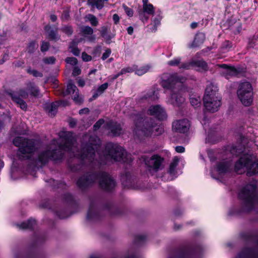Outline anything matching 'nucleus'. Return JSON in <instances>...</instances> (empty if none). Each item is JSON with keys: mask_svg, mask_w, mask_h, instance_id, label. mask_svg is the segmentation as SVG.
I'll return each instance as SVG.
<instances>
[{"mask_svg": "<svg viewBox=\"0 0 258 258\" xmlns=\"http://www.w3.org/2000/svg\"><path fill=\"white\" fill-rule=\"evenodd\" d=\"M98 159L101 164L106 165L110 160L129 163L128 155L124 149L111 142L107 143L103 150L99 154Z\"/></svg>", "mask_w": 258, "mask_h": 258, "instance_id": "1", "label": "nucleus"}, {"mask_svg": "<svg viewBox=\"0 0 258 258\" xmlns=\"http://www.w3.org/2000/svg\"><path fill=\"white\" fill-rule=\"evenodd\" d=\"M13 144L19 148L17 155L19 159L21 161L31 160L32 154L36 150L33 139L18 137L13 140Z\"/></svg>", "mask_w": 258, "mask_h": 258, "instance_id": "2", "label": "nucleus"}, {"mask_svg": "<svg viewBox=\"0 0 258 258\" xmlns=\"http://www.w3.org/2000/svg\"><path fill=\"white\" fill-rule=\"evenodd\" d=\"M133 118L135 126L134 132L136 136L143 138L149 137L152 134L154 127L153 119H144V115L141 112L134 114Z\"/></svg>", "mask_w": 258, "mask_h": 258, "instance_id": "3", "label": "nucleus"}, {"mask_svg": "<svg viewBox=\"0 0 258 258\" xmlns=\"http://www.w3.org/2000/svg\"><path fill=\"white\" fill-rule=\"evenodd\" d=\"M257 184V181H254L243 188V213L253 209L258 210Z\"/></svg>", "mask_w": 258, "mask_h": 258, "instance_id": "4", "label": "nucleus"}, {"mask_svg": "<svg viewBox=\"0 0 258 258\" xmlns=\"http://www.w3.org/2000/svg\"><path fill=\"white\" fill-rule=\"evenodd\" d=\"M47 239V235L45 233L34 232L32 238V241L29 245V250L26 256H22L16 254L15 258H44L43 255L36 252V249L38 245L45 243Z\"/></svg>", "mask_w": 258, "mask_h": 258, "instance_id": "5", "label": "nucleus"}, {"mask_svg": "<svg viewBox=\"0 0 258 258\" xmlns=\"http://www.w3.org/2000/svg\"><path fill=\"white\" fill-rule=\"evenodd\" d=\"M64 153L56 148L52 150L46 149L40 152L38 155V161L42 166H45L49 161L54 162H61L64 158Z\"/></svg>", "mask_w": 258, "mask_h": 258, "instance_id": "6", "label": "nucleus"}, {"mask_svg": "<svg viewBox=\"0 0 258 258\" xmlns=\"http://www.w3.org/2000/svg\"><path fill=\"white\" fill-rule=\"evenodd\" d=\"M97 180L99 188L107 193H112L117 185L115 179L106 171H97Z\"/></svg>", "mask_w": 258, "mask_h": 258, "instance_id": "7", "label": "nucleus"}, {"mask_svg": "<svg viewBox=\"0 0 258 258\" xmlns=\"http://www.w3.org/2000/svg\"><path fill=\"white\" fill-rule=\"evenodd\" d=\"M233 203L228 215L240 217L242 215V185H239L236 189L231 190Z\"/></svg>", "mask_w": 258, "mask_h": 258, "instance_id": "8", "label": "nucleus"}, {"mask_svg": "<svg viewBox=\"0 0 258 258\" xmlns=\"http://www.w3.org/2000/svg\"><path fill=\"white\" fill-rule=\"evenodd\" d=\"M186 78L178 75L177 74H164L161 78V85L165 89L170 90L171 92L175 91V86L177 83H183Z\"/></svg>", "mask_w": 258, "mask_h": 258, "instance_id": "9", "label": "nucleus"}, {"mask_svg": "<svg viewBox=\"0 0 258 258\" xmlns=\"http://www.w3.org/2000/svg\"><path fill=\"white\" fill-rule=\"evenodd\" d=\"M62 199L63 202L67 204L72 209H73V211L69 212L67 210H59L56 212L57 216L59 219H66L74 213L77 212L79 208V205L76 201L75 200L73 195L70 192H67L62 195Z\"/></svg>", "mask_w": 258, "mask_h": 258, "instance_id": "10", "label": "nucleus"}, {"mask_svg": "<svg viewBox=\"0 0 258 258\" xmlns=\"http://www.w3.org/2000/svg\"><path fill=\"white\" fill-rule=\"evenodd\" d=\"M96 139L95 137L91 136L89 141L82 145L80 153L78 155L81 160L88 159L92 161L95 157V149L94 146L97 145Z\"/></svg>", "mask_w": 258, "mask_h": 258, "instance_id": "11", "label": "nucleus"}, {"mask_svg": "<svg viewBox=\"0 0 258 258\" xmlns=\"http://www.w3.org/2000/svg\"><path fill=\"white\" fill-rule=\"evenodd\" d=\"M243 77L247 78L248 81L243 79V105L249 106L253 102V92L251 83L254 82L255 79L248 76V75L243 70Z\"/></svg>", "mask_w": 258, "mask_h": 258, "instance_id": "12", "label": "nucleus"}, {"mask_svg": "<svg viewBox=\"0 0 258 258\" xmlns=\"http://www.w3.org/2000/svg\"><path fill=\"white\" fill-rule=\"evenodd\" d=\"M97 181V171H89L80 176L76 185L82 191H85L91 187Z\"/></svg>", "mask_w": 258, "mask_h": 258, "instance_id": "13", "label": "nucleus"}, {"mask_svg": "<svg viewBox=\"0 0 258 258\" xmlns=\"http://www.w3.org/2000/svg\"><path fill=\"white\" fill-rule=\"evenodd\" d=\"M8 94L14 102L19 105L21 109L24 111L27 110V104L23 99H26L29 96V94L26 90L20 89L18 91H10L8 92Z\"/></svg>", "mask_w": 258, "mask_h": 258, "instance_id": "14", "label": "nucleus"}, {"mask_svg": "<svg viewBox=\"0 0 258 258\" xmlns=\"http://www.w3.org/2000/svg\"><path fill=\"white\" fill-rule=\"evenodd\" d=\"M246 169V175L250 176L258 173V160L249 154H244L243 151V167Z\"/></svg>", "mask_w": 258, "mask_h": 258, "instance_id": "15", "label": "nucleus"}, {"mask_svg": "<svg viewBox=\"0 0 258 258\" xmlns=\"http://www.w3.org/2000/svg\"><path fill=\"white\" fill-rule=\"evenodd\" d=\"M238 145L231 146L230 152L233 155L238 157V160L235 162L234 167V172L237 173L242 169V133H239Z\"/></svg>", "mask_w": 258, "mask_h": 258, "instance_id": "16", "label": "nucleus"}, {"mask_svg": "<svg viewBox=\"0 0 258 258\" xmlns=\"http://www.w3.org/2000/svg\"><path fill=\"white\" fill-rule=\"evenodd\" d=\"M86 219L91 221H99L102 219V211L97 207L94 201H92L90 203Z\"/></svg>", "mask_w": 258, "mask_h": 258, "instance_id": "17", "label": "nucleus"}, {"mask_svg": "<svg viewBox=\"0 0 258 258\" xmlns=\"http://www.w3.org/2000/svg\"><path fill=\"white\" fill-rule=\"evenodd\" d=\"M225 245L231 250L239 251L234 258H242V231L239 232L238 235L231 242L226 243Z\"/></svg>", "mask_w": 258, "mask_h": 258, "instance_id": "18", "label": "nucleus"}, {"mask_svg": "<svg viewBox=\"0 0 258 258\" xmlns=\"http://www.w3.org/2000/svg\"><path fill=\"white\" fill-rule=\"evenodd\" d=\"M218 67L222 69L220 71V75L226 79H229L232 77L237 76L240 72L234 66H231L225 63L218 64Z\"/></svg>", "mask_w": 258, "mask_h": 258, "instance_id": "19", "label": "nucleus"}, {"mask_svg": "<svg viewBox=\"0 0 258 258\" xmlns=\"http://www.w3.org/2000/svg\"><path fill=\"white\" fill-rule=\"evenodd\" d=\"M163 161V158L158 154L153 155L150 158L145 159V164L156 172L159 170Z\"/></svg>", "mask_w": 258, "mask_h": 258, "instance_id": "20", "label": "nucleus"}, {"mask_svg": "<svg viewBox=\"0 0 258 258\" xmlns=\"http://www.w3.org/2000/svg\"><path fill=\"white\" fill-rule=\"evenodd\" d=\"M61 94L63 96L72 94L73 95V99L76 102L81 103L82 101V99L79 97V89L71 81L67 85L66 90H63Z\"/></svg>", "mask_w": 258, "mask_h": 258, "instance_id": "21", "label": "nucleus"}, {"mask_svg": "<svg viewBox=\"0 0 258 258\" xmlns=\"http://www.w3.org/2000/svg\"><path fill=\"white\" fill-rule=\"evenodd\" d=\"M148 113L150 115L155 116L160 121L164 120L167 118L165 110L160 105L151 106L148 110Z\"/></svg>", "mask_w": 258, "mask_h": 258, "instance_id": "22", "label": "nucleus"}, {"mask_svg": "<svg viewBox=\"0 0 258 258\" xmlns=\"http://www.w3.org/2000/svg\"><path fill=\"white\" fill-rule=\"evenodd\" d=\"M221 99L222 97L210 98V99L207 101L209 103L207 104L206 99L203 98L204 106L209 112H216L221 105Z\"/></svg>", "mask_w": 258, "mask_h": 258, "instance_id": "23", "label": "nucleus"}, {"mask_svg": "<svg viewBox=\"0 0 258 258\" xmlns=\"http://www.w3.org/2000/svg\"><path fill=\"white\" fill-rule=\"evenodd\" d=\"M44 30L50 41L56 42L60 39V36L58 33V28L54 25L47 24L44 27Z\"/></svg>", "mask_w": 258, "mask_h": 258, "instance_id": "24", "label": "nucleus"}, {"mask_svg": "<svg viewBox=\"0 0 258 258\" xmlns=\"http://www.w3.org/2000/svg\"><path fill=\"white\" fill-rule=\"evenodd\" d=\"M232 161L230 160L218 162L216 164V170L219 174L231 173L232 171Z\"/></svg>", "mask_w": 258, "mask_h": 258, "instance_id": "25", "label": "nucleus"}, {"mask_svg": "<svg viewBox=\"0 0 258 258\" xmlns=\"http://www.w3.org/2000/svg\"><path fill=\"white\" fill-rule=\"evenodd\" d=\"M188 120L187 119H182L177 120L172 123L173 129L176 132L185 133L189 130Z\"/></svg>", "mask_w": 258, "mask_h": 258, "instance_id": "26", "label": "nucleus"}, {"mask_svg": "<svg viewBox=\"0 0 258 258\" xmlns=\"http://www.w3.org/2000/svg\"><path fill=\"white\" fill-rule=\"evenodd\" d=\"M103 208L108 211L111 216H120L124 214L123 209L115 206L111 202L105 204Z\"/></svg>", "mask_w": 258, "mask_h": 258, "instance_id": "27", "label": "nucleus"}, {"mask_svg": "<svg viewBox=\"0 0 258 258\" xmlns=\"http://www.w3.org/2000/svg\"><path fill=\"white\" fill-rule=\"evenodd\" d=\"M45 182L48 183L54 190L64 191L68 188L67 183L63 180H55L51 178L49 179L45 180Z\"/></svg>", "mask_w": 258, "mask_h": 258, "instance_id": "28", "label": "nucleus"}, {"mask_svg": "<svg viewBox=\"0 0 258 258\" xmlns=\"http://www.w3.org/2000/svg\"><path fill=\"white\" fill-rule=\"evenodd\" d=\"M196 253L195 247L192 246H185L178 249L177 251V258H191Z\"/></svg>", "mask_w": 258, "mask_h": 258, "instance_id": "29", "label": "nucleus"}, {"mask_svg": "<svg viewBox=\"0 0 258 258\" xmlns=\"http://www.w3.org/2000/svg\"><path fill=\"white\" fill-rule=\"evenodd\" d=\"M221 97L218 93V89L216 86H215L212 83L208 85L205 89V92L203 98L206 99V103H209L207 101L210 99V98Z\"/></svg>", "mask_w": 258, "mask_h": 258, "instance_id": "30", "label": "nucleus"}, {"mask_svg": "<svg viewBox=\"0 0 258 258\" xmlns=\"http://www.w3.org/2000/svg\"><path fill=\"white\" fill-rule=\"evenodd\" d=\"M64 143L59 145L60 149L71 150L75 140L71 133L68 132L64 134L62 137Z\"/></svg>", "mask_w": 258, "mask_h": 258, "instance_id": "31", "label": "nucleus"}, {"mask_svg": "<svg viewBox=\"0 0 258 258\" xmlns=\"http://www.w3.org/2000/svg\"><path fill=\"white\" fill-rule=\"evenodd\" d=\"M170 101L174 106L180 107L184 102V98L179 90L173 91L170 94Z\"/></svg>", "mask_w": 258, "mask_h": 258, "instance_id": "32", "label": "nucleus"}, {"mask_svg": "<svg viewBox=\"0 0 258 258\" xmlns=\"http://www.w3.org/2000/svg\"><path fill=\"white\" fill-rule=\"evenodd\" d=\"M158 91L155 90L154 88L151 89L142 95L141 99L148 102L155 101L158 99Z\"/></svg>", "mask_w": 258, "mask_h": 258, "instance_id": "33", "label": "nucleus"}, {"mask_svg": "<svg viewBox=\"0 0 258 258\" xmlns=\"http://www.w3.org/2000/svg\"><path fill=\"white\" fill-rule=\"evenodd\" d=\"M206 39V35L203 32H198L195 36L194 40L189 46L190 48L198 47L203 44Z\"/></svg>", "mask_w": 258, "mask_h": 258, "instance_id": "34", "label": "nucleus"}, {"mask_svg": "<svg viewBox=\"0 0 258 258\" xmlns=\"http://www.w3.org/2000/svg\"><path fill=\"white\" fill-rule=\"evenodd\" d=\"M190 64H191V67L199 68V69L197 70V71L200 72H207L209 69L207 62L203 59L200 60H192L190 61Z\"/></svg>", "mask_w": 258, "mask_h": 258, "instance_id": "35", "label": "nucleus"}, {"mask_svg": "<svg viewBox=\"0 0 258 258\" xmlns=\"http://www.w3.org/2000/svg\"><path fill=\"white\" fill-rule=\"evenodd\" d=\"M36 225V221L34 219L30 218L26 221H23L20 224H18L17 226L21 229L32 230Z\"/></svg>", "mask_w": 258, "mask_h": 258, "instance_id": "36", "label": "nucleus"}, {"mask_svg": "<svg viewBox=\"0 0 258 258\" xmlns=\"http://www.w3.org/2000/svg\"><path fill=\"white\" fill-rule=\"evenodd\" d=\"M108 127L113 136L117 137L120 135L122 127L119 123L116 122H110L108 124Z\"/></svg>", "mask_w": 258, "mask_h": 258, "instance_id": "37", "label": "nucleus"}, {"mask_svg": "<svg viewBox=\"0 0 258 258\" xmlns=\"http://www.w3.org/2000/svg\"><path fill=\"white\" fill-rule=\"evenodd\" d=\"M143 8L141 9L143 11V12H145L147 15H154L155 12V9L154 6L149 3L148 0H142Z\"/></svg>", "mask_w": 258, "mask_h": 258, "instance_id": "38", "label": "nucleus"}, {"mask_svg": "<svg viewBox=\"0 0 258 258\" xmlns=\"http://www.w3.org/2000/svg\"><path fill=\"white\" fill-rule=\"evenodd\" d=\"M26 90L31 96L37 97L39 93V89L34 82H30L26 86Z\"/></svg>", "mask_w": 258, "mask_h": 258, "instance_id": "39", "label": "nucleus"}, {"mask_svg": "<svg viewBox=\"0 0 258 258\" xmlns=\"http://www.w3.org/2000/svg\"><path fill=\"white\" fill-rule=\"evenodd\" d=\"M81 34L86 37L87 35H92L89 37L90 41L95 40V36L92 35L93 33V29L92 28L89 26H83L81 27Z\"/></svg>", "mask_w": 258, "mask_h": 258, "instance_id": "40", "label": "nucleus"}, {"mask_svg": "<svg viewBox=\"0 0 258 258\" xmlns=\"http://www.w3.org/2000/svg\"><path fill=\"white\" fill-rule=\"evenodd\" d=\"M108 0H88L87 4L93 8L98 10H102L104 7V3Z\"/></svg>", "mask_w": 258, "mask_h": 258, "instance_id": "41", "label": "nucleus"}, {"mask_svg": "<svg viewBox=\"0 0 258 258\" xmlns=\"http://www.w3.org/2000/svg\"><path fill=\"white\" fill-rule=\"evenodd\" d=\"M155 17L152 20L153 24V30H156L158 26L160 25L162 19V12L160 10L157 11L155 14Z\"/></svg>", "mask_w": 258, "mask_h": 258, "instance_id": "42", "label": "nucleus"}, {"mask_svg": "<svg viewBox=\"0 0 258 258\" xmlns=\"http://www.w3.org/2000/svg\"><path fill=\"white\" fill-rule=\"evenodd\" d=\"M151 68V66L149 64L142 66L139 68H138L137 65L135 64V74L138 76H142L147 72H148Z\"/></svg>", "mask_w": 258, "mask_h": 258, "instance_id": "43", "label": "nucleus"}, {"mask_svg": "<svg viewBox=\"0 0 258 258\" xmlns=\"http://www.w3.org/2000/svg\"><path fill=\"white\" fill-rule=\"evenodd\" d=\"M147 239L145 235H137L135 236L133 244L135 246H140L145 243Z\"/></svg>", "mask_w": 258, "mask_h": 258, "instance_id": "44", "label": "nucleus"}, {"mask_svg": "<svg viewBox=\"0 0 258 258\" xmlns=\"http://www.w3.org/2000/svg\"><path fill=\"white\" fill-rule=\"evenodd\" d=\"M108 29L107 26H102L101 28L100 34L101 37L105 39V42L107 44H110L112 37L110 35L107 34Z\"/></svg>", "mask_w": 258, "mask_h": 258, "instance_id": "45", "label": "nucleus"}, {"mask_svg": "<svg viewBox=\"0 0 258 258\" xmlns=\"http://www.w3.org/2000/svg\"><path fill=\"white\" fill-rule=\"evenodd\" d=\"M178 162L179 159L177 157H174L173 158L172 162L170 164L168 170V172L170 174H172L174 172L175 168L178 164Z\"/></svg>", "mask_w": 258, "mask_h": 258, "instance_id": "46", "label": "nucleus"}, {"mask_svg": "<svg viewBox=\"0 0 258 258\" xmlns=\"http://www.w3.org/2000/svg\"><path fill=\"white\" fill-rule=\"evenodd\" d=\"M38 47V44L36 41L32 40L30 41L27 47V52L29 54H32L34 52L36 48Z\"/></svg>", "mask_w": 258, "mask_h": 258, "instance_id": "47", "label": "nucleus"}, {"mask_svg": "<svg viewBox=\"0 0 258 258\" xmlns=\"http://www.w3.org/2000/svg\"><path fill=\"white\" fill-rule=\"evenodd\" d=\"M137 12L139 16V19L141 21H142L144 23L148 22L149 17L147 15L146 13L143 12V11L141 9H138Z\"/></svg>", "mask_w": 258, "mask_h": 258, "instance_id": "48", "label": "nucleus"}, {"mask_svg": "<svg viewBox=\"0 0 258 258\" xmlns=\"http://www.w3.org/2000/svg\"><path fill=\"white\" fill-rule=\"evenodd\" d=\"M61 31L68 36H71L74 32L73 28L71 25L64 26L61 28Z\"/></svg>", "mask_w": 258, "mask_h": 258, "instance_id": "49", "label": "nucleus"}, {"mask_svg": "<svg viewBox=\"0 0 258 258\" xmlns=\"http://www.w3.org/2000/svg\"><path fill=\"white\" fill-rule=\"evenodd\" d=\"M122 184L124 187H130L131 186V179L128 177V173H126L125 176L121 178Z\"/></svg>", "mask_w": 258, "mask_h": 258, "instance_id": "50", "label": "nucleus"}, {"mask_svg": "<svg viewBox=\"0 0 258 258\" xmlns=\"http://www.w3.org/2000/svg\"><path fill=\"white\" fill-rule=\"evenodd\" d=\"M88 19L92 26H97L98 25V21L96 17L92 14H89Z\"/></svg>", "mask_w": 258, "mask_h": 258, "instance_id": "51", "label": "nucleus"}, {"mask_svg": "<svg viewBox=\"0 0 258 258\" xmlns=\"http://www.w3.org/2000/svg\"><path fill=\"white\" fill-rule=\"evenodd\" d=\"M181 57L174 58L173 59L168 61L167 64L171 67L179 66L181 62Z\"/></svg>", "mask_w": 258, "mask_h": 258, "instance_id": "52", "label": "nucleus"}, {"mask_svg": "<svg viewBox=\"0 0 258 258\" xmlns=\"http://www.w3.org/2000/svg\"><path fill=\"white\" fill-rule=\"evenodd\" d=\"M122 8L128 17H132L133 16L134 12L133 9L127 7L124 4L122 5Z\"/></svg>", "mask_w": 258, "mask_h": 258, "instance_id": "53", "label": "nucleus"}, {"mask_svg": "<svg viewBox=\"0 0 258 258\" xmlns=\"http://www.w3.org/2000/svg\"><path fill=\"white\" fill-rule=\"evenodd\" d=\"M50 45L49 42L42 41L40 46V50L42 52H45L48 51L50 48Z\"/></svg>", "mask_w": 258, "mask_h": 258, "instance_id": "54", "label": "nucleus"}, {"mask_svg": "<svg viewBox=\"0 0 258 258\" xmlns=\"http://www.w3.org/2000/svg\"><path fill=\"white\" fill-rule=\"evenodd\" d=\"M154 127L153 128L152 133L155 132V135L158 136L161 135L164 131V127L161 126H156L154 122L153 121Z\"/></svg>", "mask_w": 258, "mask_h": 258, "instance_id": "55", "label": "nucleus"}, {"mask_svg": "<svg viewBox=\"0 0 258 258\" xmlns=\"http://www.w3.org/2000/svg\"><path fill=\"white\" fill-rule=\"evenodd\" d=\"M27 72L31 75H32L35 77H42L43 74L41 72H38L36 70H32L30 68L27 70Z\"/></svg>", "mask_w": 258, "mask_h": 258, "instance_id": "56", "label": "nucleus"}, {"mask_svg": "<svg viewBox=\"0 0 258 258\" xmlns=\"http://www.w3.org/2000/svg\"><path fill=\"white\" fill-rule=\"evenodd\" d=\"M58 106L59 104L52 102L46 106V109L49 112H56Z\"/></svg>", "mask_w": 258, "mask_h": 258, "instance_id": "57", "label": "nucleus"}, {"mask_svg": "<svg viewBox=\"0 0 258 258\" xmlns=\"http://www.w3.org/2000/svg\"><path fill=\"white\" fill-rule=\"evenodd\" d=\"M65 61L72 66H75L78 63V59L74 57H67Z\"/></svg>", "mask_w": 258, "mask_h": 258, "instance_id": "58", "label": "nucleus"}, {"mask_svg": "<svg viewBox=\"0 0 258 258\" xmlns=\"http://www.w3.org/2000/svg\"><path fill=\"white\" fill-rule=\"evenodd\" d=\"M232 47V43L230 41L226 40L222 45V48L225 51H228Z\"/></svg>", "mask_w": 258, "mask_h": 258, "instance_id": "59", "label": "nucleus"}, {"mask_svg": "<svg viewBox=\"0 0 258 258\" xmlns=\"http://www.w3.org/2000/svg\"><path fill=\"white\" fill-rule=\"evenodd\" d=\"M104 123V120L102 118L99 119L97 120L95 124L93 125V130L94 131H97L99 130L102 124Z\"/></svg>", "mask_w": 258, "mask_h": 258, "instance_id": "60", "label": "nucleus"}, {"mask_svg": "<svg viewBox=\"0 0 258 258\" xmlns=\"http://www.w3.org/2000/svg\"><path fill=\"white\" fill-rule=\"evenodd\" d=\"M40 207L43 209H50L51 207L49 200H45L44 201H42L40 204Z\"/></svg>", "mask_w": 258, "mask_h": 258, "instance_id": "61", "label": "nucleus"}, {"mask_svg": "<svg viewBox=\"0 0 258 258\" xmlns=\"http://www.w3.org/2000/svg\"><path fill=\"white\" fill-rule=\"evenodd\" d=\"M56 61V58L54 56H49L45 57L43 59V62L45 64H54Z\"/></svg>", "mask_w": 258, "mask_h": 258, "instance_id": "62", "label": "nucleus"}, {"mask_svg": "<svg viewBox=\"0 0 258 258\" xmlns=\"http://www.w3.org/2000/svg\"><path fill=\"white\" fill-rule=\"evenodd\" d=\"M135 64L133 65V67H126V68H124L123 69H122L121 70H120V74H125L127 73H132V72H135Z\"/></svg>", "mask_w": 258, "mask_h": 258, "instance_id": "63", "label": "nucleus"}, {"mask_svg": "<svg viewBox=\"0 0 258 258\" xmlns=\"http://www.w3.org/2000/svg\"><path fill=\"white\" fill-rule=\"evenodd\" d=\"M108 85H109L108 83H105L102 84L98 87L97 89V92L99 93V94H102L105 91V90L107 89Z\"/></svg>", "mask_w": 258, "mask_h": 258, "instance_id": "64", "label": "nucleus"}]
</instances>
